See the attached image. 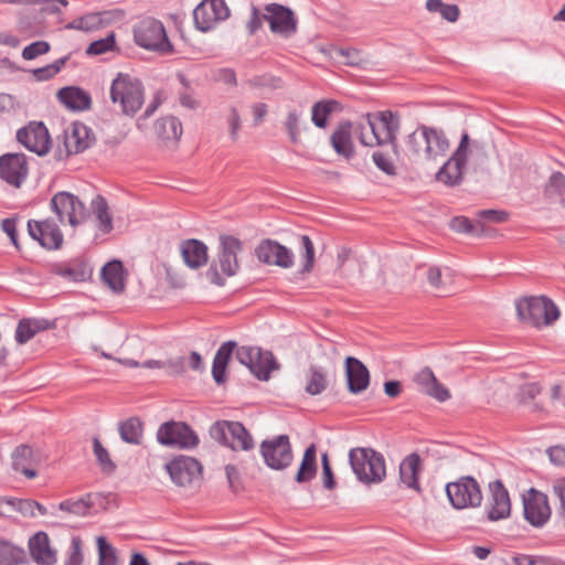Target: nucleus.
I'll return each mask as SVG.
<instances>
[{
  "label": "nucleus",
  "mask_w": 565,
  "mask_h": 565,
  "mask_svg": "<svg viewBox=\"0 0 565 565\" xmlns=\"http://www.w3.org/2000/svg\"><path fill=\"white\" fill-rule=\"evenodd\" d=\"M449 149V141L443 130L420 125L405 139V152L409 159L436 160L445 156Z\"/></svg>",
  "instance_id": "f257e3e1"
},
{
  "label": "nucleus",
  "mask_w": 565,
  "mask_h": 565,
  "mask_svg": "<svg viewBox=\"0 0 565 565\" xmlns=\"http://www.w3.org/2000/svg\"><path fill=\"white\" fill-rule=\"evenodd\" d=\"M349 463L356 479L366 484L381 483L386 478L384 456L370 447H356L349 451Z\"/></svg>",
  "instance_id": "f03ea898"
},
{
  "label": "nucleus",
  "mask_w": 565,
  "mask_h": 565,
  "mask_svg": "<svg viewBox=\"0 0 565 565\" xmlns=\"http://www.w3.org/2000/svg\"><path fill=\"white\" fill-rule=\"evenodd\" d=\"M110 99L120 106L126 116H135L145 102V92L141 81L129 74L118 73L110 85Z\"/></svg>",
  "instance_id": "7ed1b4c3"
},
{
  "label": "nucleus",
  "mask_w": 565,
  "mask_h": 565,
  "mask_svg": "<svg viewBox=\"0 0 565 565\" xmlns=\"http://www.w3.org/2000/svg\"><path fill=\"white\" fill-rule=\"evenodd\" d=\"M519 319L533 327L550 326L559 318V310L546 296L524 297L515 302Z\"/></svg>",
  "instance_id": "20e7f679"
},
{
  "label": "nucleus",
  "mask_w": 565,
  "mask_h": 565,
  "mask_svg": "<svg viewBox=\"0 0 565 565\" xmlns=\"http://www.w3.org/2000/svg\"><path fill=\"white\" fill-rule=\"evenodd\" d=\"M134 40L140 47L161 55H169L174 51L164 25L153 18H146L135 25Z\"/></svg>",
  "instance_id": "39448f33"
},
{
  "label": "nucleus",
  "mask_w": 565,
  "mask_h": 565,
  "mask_svg": "<svg viewBox=\"0 0 565 565\" xmlns=\"http://www.w3.org/2000/svg\"><path fill=\"white\" fill-rule=\"evenodd\" d=\"M367 125L372 131V138L366 139L361 134L360 141L367 147L381 146L383 143H392L393 149L397 152L396 135L399 129V118L390 110L380 111L375 115H367Z\"/></svg>",
  "instance_id": "423d86ee"
},
{
  "label": "nucleus",
  "mask_w": 565,
  "mask_h": 565,
  "mask_svg": "<svg viewBox=\"0 0 565 565\" xmlns=\"http://www.w3.org/2000/svg\"><path fill=\"white\" fill-rule=\"evenodd\" d=\"M446 493L450 504L457 510L479 508L483 500L480 484L471 476H462L448 482Z\"/></svg>",
  "instance_id": "0eeeda50"
},
{
  "label": "nucleus",
  "mask_w": 565,
  "mask_h": 565,
  "mask_svg": "<svg viewBox=\"0 0 565 565\" xmlns=\"http://www.w3.org/2000/svg\"><path fill=\"white\" fill-rule=\"evenodd\" d=\"M210 436L232 450L248 451L255 446L252 435L239 422H216L210 428Z\"/></svg>",
  "instance_id": "6e6552de"
},
{
  "label": "nucleus",
  "mask_w": 565,
  "mask_h": 565,
  "mask_svg": "<svg viewBox=\"0 0 565 565\" xmlns=\"http://www.w3.org/2000/svg\"><path fill=\"white\" fill-rule=\"evenodd\" d=\"M156 437L160 445L177 449H193L200 443L198 434L185 422L162 423Z\"/></svg>",
  "instance_id": "1a4fd4ad"
},
{
  "label": "nucleus",
  "mask_w": 565,
  "mask_h": 565,
  "mask_svg": "<svg viewBox=\"0 0 565 565\" xmlns=\"http://www.w3.org/2000/svg\"><path fill=\"white\" fill-rule=\"evenodd\" d=\"M469 143V135L465 131L455 152L437 171L436 180L438 182L450 188L461 184L468 160Z\"/></svg>",
  "instance_id": "9d476101"
},
{
  "label": "nucleus",
  "mask_w": 565,
  "mask_h": 565,
  "mask_svg": "<svg viewBox=\"0 0 565 565\" xmlns=\"http://www.w3.org/2000/svg\"><path fill=\"white\" fill-rule=\"evenodd\" d=\"M234 351L236 360L260 381H267L270 372L279 367L273 353L260 348L243 345L236 347Z\"/></svg>",
  "instance_id": "9b49d317"
},
{
  "label": "nucleus",
  "mask_w": 565,
  "mask_h": 565,
  "mask_svg": "<svg viewBox=\"0 0 565 565\" xmlns=\"http://www.w3.org/2000/svg\"><path fill=\"white\" fill-rule=\"evenodd\" d=\"M171 481L182 488H191L198 484L202 479L203 467L199 460L193 457L178 455L164 465Z\"/></svg>",
  "instance_id": "f8f14e48"
},
{
  "label": "nucleus",
  "mask_w": 565,
  "mask_h": 565,
  "mask_svg": "<svg viewBox=\"0 0 565 565\" xmlns=\"http://www.w3.org/2000/svg\"><path fill=\"white\" fill-rule=\"evenodd\" d=\"M259 452L265 465L273 470H284L288 468L294 454L288 435H278L270 439H265L259 446Z\"/></svg>",
  "instance_id": "ddd939ff"
},
{
  "label": "nucleus",
  "mask_w": 565,
  "mask_h": 565,
  "mask_svg": "<svg viewBox=\"0 0 565 565\" xmlns=\"http://www.w3.org/2000/svg\"><path fill=\"white\" fill-rule=\"evenodd\" d=\"M50 207L61 223L67 221L73 227L84 222L86 216L83 202L76 195L66 191L55 193L50 201Z\"/></svg>",
  "instance_id": "4468645a"
},
{
  "label": "nucleus",
  "mask_w": 565,
  "mask_h": 565,
  "mask_svg": "<svg viewBox=\"0 0 565 565\" xmlns=\"http://www.w3.org/2000/svg\"><path fill=\"white\" fill-rule=\"evenodd\" d=\"M523 516L534 527H542L551 518L552 511L545 493L530 488L523 495Z\"/></svg>",
  "instance_id": "2eb2a0df"
},
{
  "label": "nucleus",
  "mask_w": 565,
  "mask_h": 565,
  "mask_svg": "<svg viewBox=\"0 0 565 565\" xmlns=\"http://www.w3.org/2000/svg\"><path fill=\"white\" fill-rule=\"evenodd\" d=\"M230 17V9L224 0H202L193 10L195 28L202 32L211 31Z\"/></svg>",
  "instance_id": "dca6fc26"
},
{
  "label": "nucleus",
  "mask_w": 565,
  "mask_h": 565,
  "mask_svg": "<svg viewBox=\"0 0 565 565\" xmlns=\"http://www.w3.org/2000/svg\"><path fill=\"white\" fill-rule=\"evenodd\" d=\"M484 511L488 520L491 522L505 520L511 515L510 494L500 479L493 480L488 484Z\"/></svg>",
  "instance_id": "f3484780"
},
{
  "label": "nucleus",
  "mask_w": 565,
  "mask_h": 565,
  "mask_svg": "<svg viewBox=\"0 0 565 565\" xmlns=\"http://www.w3.org/2000/svg\"><path fill=\"white\" fill-rule=\"evenodd\" d=\"M17 140L39 156L46 154L51 149V137L42 121H31L20 128L17 131Z\"/></svg>",
  "instance_id": "a211bd4d"
},
{
  "label": "nucleus",
  "mask_w": 565,
  "mask_h": 565,
  "mask_svg": "<svg viewBox=\"0 0 565 565\" xmlns=\"http://www.w3.org/2000/svg\"><path fill=\"white\" fill-rule=\"evenodd\" d=\"M29 235L49 250L60 249L63 245V233L53 218L43 221L30 220L28 222Z\"/></svg>",
  "instance_id": "6ab92c4d"
},
{
  "label": "nucleus",
  "mask_w": 565,
  "mask_h": 565,
  "mask_svg": "<svg viewBox=\"0 0 565 565\" xmlns=\"http://www.w3.org/2000/svg\"><path fill=\"white\" fill-rule=\"evenodd\" d=\"M29 174L28 158L24 153H4L0 156V179L20 188Z\"/></svg>",
  "instance_id": "aec40b11"
},
{
  "label": "nucleus",
  "mask_w": 565,
  "mask_h": 565,
  "mask_svg": "<svg viewBox=\"0 0 565 565\" xmlns=\"http://www.w3.org/2000/svg\"><path fill=\"white\" fill-rule=\"evenodd\" d=\"M263 19L269 23L270 31L289 38L297 31V20L291 9L279 4L269 3L265 7Z\"/></svg>",
  "instance_id": "412c9836"
},
{
  "label": "nucleus",
  "mask_w": 565,
  "mask_h": 565,
  "mask_svg": "<svg viewBox=\"0 0 565 565\" xmlns=\"http://www.w3.org/2000/svg\"><path fill=\"white\" fill-rule=\"evenodd\" d=\"M255 254L259 262L275 265L281 268L294 266V253L291 249L273 239H264L256 247Z\"/></svg>",
  "instance_id": "4be33fe9"
},
{
  "label": "nucleus",
  "mask_w": 565,
  "mask_h": 565,
  "mask_svg": "<svg viewBox=\"0 0 565 565\" xmlns=\"http://www.w3.org/2000/svg\"><path fill=\"white\" fill-rule=\"evenodd\" d=\"M220 243L221 248L217 257L220 269L224 276L232 277L239 269L237 254L243 249V244L232 235H222Z\"/></svg>",
  "instance_id": "5701e85b"
},
{
  "label": "nucleus",
  "mask_w": 565,
  "mask_h": 565,
  "mask_svg": "<svg viewBox=\"0 0 565 565\" xmlns=\"http://www.w3.org/2000/svg\"><path fill=\"white\" fill-rule=\"evenodd\" d=\"M345 375L348 390L352 394L365 391L370 384V372L367 367L356 358L345 359Z\"/></svg>",
  "instance_id": "b1692460"
},
{
  "label": "nucleus",
  "mask_w": 565,
  "mask_h": 565,
  "mask_svg": "<svg viewBox=\"0 0 565 565\" xmlns=\"http://www.w3.org/2000/svg\"><path fill=\"white\" fill-rule=\"evenodd\" d=\"M180 252L184 264L191 269H199L207 264V246L199 239L182 241Z\"/></svg>",
  "instance_id": "393cba45"
},
{
  "label": "nucleus",
  "mask_w": 565,
  "mask_h": 565,
  "mask_svg": "<svg viewBox=\"0 0 565 565\" xmlns=\"http://www.w3.org/2000/svg\"><path fill=\"white\" fill-rule=\"evenodd\" d=\"M414 382L420 392L439 402H445L450 397L449 391L436 379L434 372L429 367L422 369L414 376Z\"/></svg>",
  "instance_id": "a878e982"
},
{
  "label": "nucleus",
  "mask_w": 565,
  "mask_h": 565,
  "mask_svg": "<svg viewBox=\"0 0 565 565\" xmlns=\"http://www.w3.org/2000/svg\"><path fill=\"white\" fill-rule=\"evenodd\" d=\"M11 459L13 470L23 473L28 479L36 477L38 473L34 467L40 462V459L30 446H18L11 455Z\"/></svg>",
  "instance_id": "bb28decb"
},
{
  "label": "nucleus",
  "mask_w": 565,
  "mask_h": 565,
  "mask_svg": "<svg viewBox=\"0 0 565 565\" xmlns=\"http://www.w3.org/2000/svg\"><path fill=\"white\" fill-rule=\"evenodd\" d=\"M352 128L351 121H341L330 136V143L333 150L345 159H350L354 154Z\"/></svg>",
  "instance_id": "cd10ccee"
},
{
  "label": "nucleus",
  "mask_w": 565,
  "mask_h": 565,
  "mask_svg": "<svg viewBox=\"0 0 565 565\" xmlns=\"http://www.w3.org/2000/svg\"><path fill=\"white\" fill-rule=\"evenodd\" d=\"M104 497L100 493H87L76 500L67 499L58 504L61 511L77 515L85 516L90 513V510L96 505H102Z\"/></svg>",
  "instance_id": "c85d7f7f"
},
{
  "label": "nucleus",
  "mask_w": 565,
  "mask_h": 565,
  "mask_svg": "<svg viewBox=\"0 0 565 565\" xmlns=\"http://www.w3.org/2000/svg\"><path fill=\"white\" fill-rule=\"evenodd\" d=\"M115 14V11L87 13L67 23L65 29L79 30L85 32L97 30L109 24L113 21Z\"/></svg>",
  "instance_id": "c756f323"
},
{
  "label": "nucleus",
  "mask_w": 565,
  "mask_h": 565,
  "mask_svg": "<svg viewBox=\"0 0 565 565\" xmlns=\"http://www.w3.org/2000/svg\"><path fill=\"white\" fill-rule=\"evenodd\" d=\"M32 558L41 565H52L56 562L55 553L50 547L49 536L45 532H38L29 540Z\"/></svg>",
  "instance_id": "7c9ffc66"
},
{
  "label": "nucleus",
  "mask_w": 565,
  "mask_h": 565,
  "mask_svg": "<svg viewBox=\"0 0 565 565\" xmlns=\"http://www.w3.org/2000/svg\"><path fill=\"white\" fill-rule=\"evenodd\" d=\"M57 97L62 104L72 110H87L92 105L90 95L79 87H63L58 90Z\"/></svg>",
  "instance_id": "2f4dec72"
},
{
  "label": "nucleus",
  "mask_w": 565,
  "mask_h": 565,
  "mask_svg": "<svg viewBox=\"0 0 565 565\" xmlns=\"http://www.w3.org/2000/svg\"><path fill=\"white\" fill-rule=\"evenodd\" d=\"M419 472L420 457L418 454L412 452L402 460L399 465V480L405 487L419 491Z\"/></svg>",
  "instance_id": "473e14b6"
},
{
  "label": "nucleus",
  "mask_w": 565,
  "mask_h": 565,
  "mask_svg": "<svg viewBox=\"0 0 565 565\" xmlns=\"http://www.w3.org/2000/svg\"><path fill=\"white\" fill-rule=\"evenodd\" d=\"M237 343L235 341H226L217 349L212 364V376L216 384H223L226 381V369L234 353Z\"/></svg>",
  "instance_id": "72a5a7b5"
},
{
  "label": "nucleus",
  "mask_w": 565,
  "mask_h": 565,
  "mask_svg": "<svg viewBox=\"0 0 565 565\" xmlns=\"http://www.w3.org/2000/svg\"><path fill=\"white\" fill-rule=\"evenodd\" d=\"M90 130L84 124H74L72 131L65 136V148L68 154H77L89 148Z\"/></svg>",
  "instance_id": "f704fd0d"
},
{
  "label": "nucleus",
  "mask_w": 565,
  "mask_h": 565,
  "mask_svg": "<svg viewBox=\"0 0 565 565\" xmlns=\"http://www.w3.org/2000/svg\"><path fill=\"white\" fill-rule=\"evenodd\" d=\"M51 327L49 320L36 318H24L18 322L15 329V341L19 344H25L40 331L47 330Z\"/></svg>",
  "instance_id": "c9c22d12"
},
{
  "label": "nucleus",
  "mask_w": 565,
  "mask_h": 565,
  "mask_svg": "<svg viewBox=\"0 0 565 565\" xmlns=\"http://www.w3.org/2000/svg\"><path fill=\"white\" fill-rule=\"evenodd\" d=\"M182 124L174 116L159 118L154 124V132L163 142H175L182 136Z\"/></svg>",
  "instance_id": "e433bc0d"
},
{
  "label": "nucleus",
  "mask_w": 565,
  "mask_h": 565,
  "mask_svg": "<svg viewBox=\"0 0 565 565\" xmlns=\"http://www.w3.org/2000/svg\"><path fill=\"white\" fill-rule=\"evenodd\" d=\"M317 447L315 444L309 445L300 462L299 469L295 476L298 483H306L311 481L317 475Z\"/></svg>",
  "instance_id": "4c0bfd02"
},
{
  "label": "nucleus",
  "mask_w": 565,
  "mask_h": 565,
  "mask_svg": "<svg viewBox=\"0 0 565 565\" xmlns=\"http://www.w3.org/2000/svg\"><path fill=\"white\" fill-rule=\"evenodd\" d=\"M342 109L341 104L334 99H322L312 105L311 120L318 128H326L329 116Z\"/></svg>",
  "instance_id": "58836bf2"
},
{
  "label": "nucleus",
  "mask_w": 565,
  "mask_h": 565,
  "mask_svg": "<svg viewBox=\"0 0 565 565\" xmlns=\"http://www.w3.org/2000/svg\"><path fill=\"white\" fill-rule=\"evenodd\" d=\"M103 281L114 291L121 292L125 289L124 267L120 260H111L102 268Z\"/></svg>",
  "instance_id": "ea45409f"
},
{
  "label": "nucleus",
  "mask_w": 565,
  "mask_h": 565,
  "mask_svg": "<svg viewBox=\"0 0 565 565\" xmlns=\"http://www.w3.org/2000/svg\"><path fill=\"white\" fill-rule=\"evenodd\" d=\"M118 431L122 441L140 445L143 431L142 422L138 417H130L119 424Z\"/></svg>",
  "instance_id": "a19ab883"
},
{
  "label": "nucleus",
  "mask_w": 565,
  "mask_h": 565,
  "mask_svg": "<svg viewBox=\"0 0 565 565\" xmlns=\"http://www.w3.org/2000/svg\"><path fill=\"white\" fill-rule=\"evenodd\" d=\"M329 385L328 373L322 366L311 365L307 375L306 392L310 395L321 394Z\"/></svg>",
  "instance_id": "79ce46f5"
},
{
  "label": "nucleus",
  "mask_w": 565,
  "mask_h": 565,
  "mask_svg": "<svg viewBox=\"0 0 565 565\" xmlns=\"http://www.w3.org/2000/svg\"><path fill=\"white\" fill-rule=\"evenodd\" d=\"M24 548L9 541H0V565H20L25 562Z\"/></svg>",
  "instance_id": "37998d69"
},
{
  "label": "nucleus",
  "mask_w": 565,
  "mask_h": 565,
  "mask_svg": "<svg viewBox=\"0 0 565 565\" xmlns=\"http://www.w3.org/2000/svg\"><path fill=\"white\" fill-rule=\"evenodd\" d=\"M92 206L94 213L99 222V230L104 233H109L113 230L111 216L108 211V204L105 198L102 195H97L93 202Z\"/></svg>",
  "instance_id": "c03bdc74"
},
{
  "label": "nucleus",
  "mask_w": 565,
  "mask_h": 565,
  "mask_svg": "<svg viewBox=\"0 0 565 565\" xmlns=\"http://www.w3.org/2000/svg\"><path fill=\"white\" fill-rule=\"evenodd\" d=\"M17 29L21 34L29 38L41 34L42 25L34 12H26L19 15Z\"/></svg>",
  "instance_id": "a18cd8bd"
},
{
  "label": "nucleus",
  "mask_w": 565,
  "mask_h": 565,
  "mask_svg": "<svg viewBox=\"0 0 565 565\" xmlns=\"http://www.w3.org/2000/svg\"><path fill=\"white\" fill-rule=\"evenodd\" d=\"M56 273L72 281H84L89 277L90 269L84 263H74L60 267Z\"/></svg>",
  "instance_id": "49530a36"
},
{
  "label": "nucleus",
  "mask_w": 565,
  "mask_h": 565,
  "mask_svg": "<svg viewBox=\"0 0 565 565\" xmlns=\"http://www.w3.org/2000/svg\"><path fill=\"white\" fill-rule=\"evenodd\" d=\"M93 451L103 472L111 473L115 471L116 465L111 460L108 450L102 445L98 437L93 438Z\"/></svg>",
  "instance_id": "de8ad7c7"
},
{
  "label": "nucleus",
  "mask_w": 565,
  "mask_h": 565,
  "mask_svg": "<svg viewBox=\"0 0 565 565\" xmlns=\"http://www.w3.org/2000/svg\"><path fill=\"white\" fill-rule=\"evenodd\" d=\"M300 247L302 250V267L300 274H309L315 265V246L311 238L308 235H301L299 237Z\"/></svg>",
  "instance_id": "09e8293b"
},
{
  "label": "nucleus",
  "mask_w": 565,
  "mask_h": 565,
  "mask_svg": "<svg viewBox=\"0 0 565 565\" xmlns=\"http://www.w3.org/2000/svg\"><path fill=\"white\" fill-rule=\"evenodd\" d=\"M2 3L7 4H42L46 6L42 9L49 13H60L61 7H66L68 4L67 0H0Z\"/></svg>",
  "instance_id": "8fccbe9b"
},
{
  "label": "nucleus",
  "mask_w": 565,
  "mask_h": 565,
  "mask_svg": "<svg viewBox=\"0 0 565 565\" xmlns=\"http://www.w3.org/2000/svg\"><path fill=\"white\" fill-rule=\"evenodd\" d=\"M449 226L457 233L471 234L475 236L481 235V225H473L472 222L466 216H455L451 218Z\"/></svg>",
  "instance_id": "3c124183"
},
{
  "label": "nucleus",
  "mask_w": 565,
  "mask_h": 565,
  "mask_svg": "<svg viewBox=\"0 0 565 565\" xmlns=\"http://www.w3.org/2000/svg\"><path fill=\"white\" fill-rule=\"evenodd\" d=\"M98 545V565H117L116 550L106 541L105 537L97 539Z\"/></svg>",
  "instance_id": "603ef678"
},
{
  "label": "nucleus",
  "mask_w": 565,
  "mask_h": 565,
  "mask_svg": "<svg viewBox=\"0 0 565 565\" xmlns=\"http://www.w3.org/2000/svg\"><path fill=\"white\" fill-rule=\"evenodd\" d=\"M284 126L291 143L297 145L300 141V114L297 110H290Z\"/></svg>",
  "instance_id": "864d4df0"
},
{
  "label": "nucleus",
  "mask_w": 565,
  "mask_h": 565,
  "mask_svg": "<svg viewBox=\"0 0 565 565\" xmlns=\"http://www.w3.org/2000/svg\"><path fill=\"white\" fill-rule=\"evenodd\" d=\"M548 196L556 195L563 198L565 195V175L557 171L552 173L545 188Z\"/></svg>",
  "instance_id": "5fc2aeb1"
},
{
  "label": "nucleus",
  "mask_w": 565,
  "mask_h": 565,
  "mask_svg": "<svg viewBox=\"0 0 565 565\" xmlns=\"http://www.w3.org/2000/svg\"><path fill=\"white\" fill-rule=\"evenodd\" d=\"M115 35L111 33L104 39L92 42L87 47L86 53L88 55H100L111 51L115 47Z\"/></svg>",
  "instance_id": "6e6d98bb"
},
{
  "label": "nucleus",
  "mask_w": 565,
  "mask_h": 565,
  "mask_svg": "<svg viewBox=\"0 0 565 565\" xmlns=\"http://www.w3.org/2000/svg\"><path fill=\"white\" fill-rule=\"evenodd\" d=\"M51 45L46 41H35L26 45L22 51V57L26 61L36 58L40 55L47 53Z\"/></svg>",
  "instance_id": "4d7b16f0"
},
{
  "label": "nucleus",
  "mask_w": 565,
  "mask_h": 565,
  "mask_svg": "<svg viewBox=\"0 0 565 565\" xmlns=\"http://www.w3.org/2000/svg\"><path fill=\"white\" fill-rule=\"evenodd\" d=\"M248 84L253 87H268L270 89H278L282 86V81L279 77L264 74L252 77Z\"/></svg>",
  "instance_id": "13d9d810"
},
{
  "label": "nucleus",
  "mask_w": 565,
  "mask_h": 565,
  "mask_svg": "<svg viewBox=\"0 0 565 565\" xmlns=\"http://www.w3.org/2000/svg\"><path fill=\"white\" fill-rule=\"evenodd\" d=\"M9 503H10V512L17 511L26 518H34L36 515V513L33 512V500H31V499L11 498V499H9Z\"/></svg>",
  "instance_id": "bf43d9fd"
},
{
  "label": "nucleus",
  "mask_w": 565,
  "mask_h": 565,
  "mask_svg": "<svg viewBox=\"0 0 565 565\" xmlns=\"http://www.w3.org/2000/svg\"><path fill=\"white\" fill-rule=\"evenodd\" d=\"M322 465V484L327 490H333L337 487V481L329 461L328 452L321 455Z\"/></svg>",
  "instance_id": "052dcab7"
},
{
  "label": "nucleus",
  "mask_w": 565,
  "mask_h": 565,
  "mask_svg": "<svg viewBox=\"0 0 565 565\" xmlns=\"http://www.w3.org/2000/svg\"><path fill=\"white\" fill-rule=\"evenodd\" d=\"M372 159L374 164L387 175H394L396 173L395 166L384 152L374 151Z\"/></svg>",
  "instance_id": "680f3d73"
},
{
  "label": "nucleus",
  "mask_w": 565,
  "mask_h": 565,
  "mask_svg": "<svg viewBox=\"0 0 565 565\" xmlns=\"http://www.w3.org/2000/svg\"><path fill=\"white\" fill-rule=\"evenodd\" d=\"M163 369L168 375L177 376L185 373V360L183 356L169 359L163 361Z\"/></svg>",
  "instance_id": "e2e57ef3"
},
{
  "label": "nucleus",
  "mask_w": 565,
  "mask_h": 565,
  "mask_svg": "<svg viewBox=\"0 0 565 565\" xmlns=\"http://www.w3.org/2000/svg\"><path fill=\"white\" fill-rule=\"evenodd\" d=\"M83 563V554H82V542L81 539L74 536L71 542V551L68 557L65 562V565H82Z\"/></svg>",
  "instance_id": "0e129e2a"
},
{
  "label": "nucleus",
  "mask_w": 565,
  "mask_h": 565,
  "mask_svg": "<svg viewBox=\"0 0 565 565\" xmlns=\"http://www.w3.org/2000/svg\"><path fill=\"white\" fill-rule=\"evenodd\" d=\"M226 121L230 128V135L233 140L237 139L238 130L241 129V116L235 106H231Z\"/></svg>",
  "instance_id": "69168bd1"
},
{
  "label": "nucleus",
  "mask_w": 565,
  "mask_h": 565,
  "mask_svg": "<svg viewBox=\"0 0 565 565\" xmlns=\"http://www.w3.org/2000/svg\"><path fill=\"white\" fill-rule=\"evenodd\" d=\"M478 215L480 218L492 223H504L509 218V213L500 210H482Z\"/></svg>",
  "instance_id": "338daca9"
},
{
  "label": "nucleus",
  "mask_w": 565,
  "mask_h": 565,
  "mask_svg": "<svg viewBox=\"0 0 565 565\" xmlns=\"http://www.w3.org/2000/svg\"><path fill=\"white\" fill-rule=\"evenodd\" d=\"M2 231L10 237L11 243L19 248L18 233H17V220L4 218L1 222Z\"/></svg>",
  "instance_id": "774afa93"
}]
</instances>
